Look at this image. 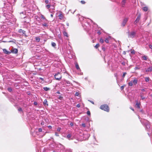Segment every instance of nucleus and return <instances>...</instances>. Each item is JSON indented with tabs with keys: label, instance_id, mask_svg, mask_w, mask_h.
<instances>
[{
	"label": "nucleus",
	"instance_id": "1",
	"mask_svg": "<svg viewBox=\"0 0 152 152\" xmlns=\"http://www.w3.org/2000/svg\"><path fill=\"white\" fill-rule=\"evenodd\" d=\"M100 109L105 111L108 112L109 111V108L106 104L102 105L100 107Z\"/></svg>",
	"mask_w": 152,
	"mask_h": 152
},
{
	"label": "nucleus",
	"instance_id": "2",
	"mask_svg": "<svg viewBox=\"0 0 152 152\" xmlns=\"http://www.w3.org/2000/svg\"><path fill=\"white\" fill-rule=\"evenodd\" d=\"M136 34V32L134 31H132L128 33V37L129 38H133L135 37Z\"/></svg>",
	"mask_w": 152,
	"mask_h": 152
},
{
	"label": "nucleus",
	"instance_id": "3",
	"mask_svg": "<svg viewBox=\"0 0 152 152\" xmlns=\"http://www.w3.org/2000/svg\"><path fill=\"white\" fill-rule=\"evenodd\" d=\"M142 124H144L145 126V129L147 131H150V125L148 122L146 121L145 124H144L143 122H141Z\"/></svg>",
	"mask_w": 152,
	"mask_h": 152
},
{
	"label": "nucleus",
	"instance_id": "4",
	"mask_svg": "<svg viewBox=\"0 0 152 152\" xmlns=\"http://www.w3.org/2000/svg\"><path fill=\"white\" fill-rule=\"evenodd\" d=\"M55 78L58 80H59L61 78V76L59 72L55 75Z\"/></svg>",
	"mask_w": 152,
	"mask_h": 152
},
{
	"label": "nucleus",
	"instance_id": "5",
	"mask_svg": "<svg viewBox=\"0 0 152 152\" xmlns=\"http://www.w3.org/2000/svg\"><path fill=\"white\" fill-rule=\"evenodd\" d=\"M128 18H125L123 22H122L121 23V25L123 26H124L126 24V22L128 21Z\"/></svg>",
	"mask_w": 152,
	"mask_h": 152
},
{
	"label": "nucleus",
	"instance_id": "6",
	"mask_svg": "<svg viewBox=\"0 0 152 152\" xmlns=\"http://www.w3.org/2000/svg\"><path fill=\"white\" fill-rule=\"evenodd\" d=\"M140 18V15H139L137 17L136 20L134 22V24H136L137 23H138Z\"/></svg>",
	"mask_w": 152,
	"mask_h": 152
},
{
	"label": "nucleus",
	"instance_id": "7",
	"mask_svg": "<svg viewBox=\"0 0 152 152\" xmlns=\"http://www.w3.org/2000/svg\"><path fill=\"white\" fill-rule=\"evenodd\" d=\"M42 26L43 27H48V21L46 22H43L42 24Z\"/></svg>",
	"mask_w": 152,
	"mask_h": 152
},
{
	"label": "nucleus",
	"instance_id": "8",
	"mask_svg": "<svg viewBox=\"0 0 152 152\" xmlns=\"http://www.w3.org/2000/svg\"><path fill=\"white\" fill-rule=\"evenodd\" d=\"M18 49L15 48H14L12 50L11 52L13 53H18Z\"/></svg>",
	"mask_w": 152,
	"mask_h": 152
},
{
	"label": "nucleus",
	"instance_id": "9",
	"mask_svg": "<svg viewBox=\"0 0 152 152\" xmlns=\"http://www.w3.org/2000/svg\"><path fill=\"white\" fill-rule=\"evenodd\" d=\"M3 51L4 53L7 54H9L10 53H11V52L7 51L5 49H3Z\"/></svg>",
	"mask_w": 152,
	"mask_h": 152
},
{
	"label": "nucleus",
	"instance_id": "10",
	"mask_svg": "<svg viewBox=\"0 0 152 152\" xmlns=\"http://www.w3.org/2000/svg\"><path fill=\"white\" fill-rule=\"evenodd\" d=\"M152 71V66L149 67L146 70V72H151Z\"/></svg>",
	"mask_w": 152,
	"mask_h": 152
},
{
	"label": "nucleus",
	"instance_id": "11",
	"mask_svg": "<svg viewBox=\"0 0 152 152\" xmlns=\"http://www.w3.org/2000/svg\"><path fill=\"white\" fill-rule=\"evenodd\" d=\"M137 80L136 78H134L133 81V83L134 85H136L137 83Z\"/></svg>",
	"mask_w": 152,
	"mask_h": 152
},
{
	"label": "nucleus",
	"instance_id": "12",
	"mask_svg": "<svg viewBox=\"0 0 152 152\" xmlns=\"http://www.w3.org/2000/svg\"><path fill=\"white\" fill-rule=\"evenodd\" d=\"M140 103H138V102L137 101L135 104V106L137 108H140Z\"/></svg>",
	"mask_w": 152,
	"mask_h": 152
},
{
	"label": "nucleus",
	"instance_id": "13",
	"mask_svg": "<svg viewBox=\"0 0 152 152\" xmlns=\"http://www.w3.org/2000/svg\"><path fill=\"white\" fill-rule=\"evenodd\" d=\"M71 136L72 135L71 134H69L67 135L66 137L69 140H71L72 139L71 138Z\"/></svg>",
	"mask_w": 152,
	"mask_h": 152
},
{
	"label": "nucleus",
	"instance_id": "14",
	"mask_svg": "<svg viewBox=\"0 0 152 152\" xmlns=\"http://www.w3.org/2000/svg\"><path fill=\"white\" fill-rule=\"evenodd\" d=\"M18 32L20 33H22L23 34H25L26 31L22 29H20L18 30Z\"/></svg>",
	"mask_w": 152,
	"mask_h": 152
},
{
	"label": "nucleus",
	"instance_id": "15",
	"mask_svg": "<svg viewBox=\"0 0 152 152\" xmlns=\"http://www.w3.org/2000/svg\"><path fill=\"white\" fill-rule=\"evenodd\" d=\"M58 17L59 18V19L60 20H62L64 18V15L63 14H60V15H58Z\"/></svg>",
	"mask_w": 152,
	"mask_h": 152
},
{
	"label": "nucleus",
	"instance_id": "16",
	"mask_svg": "<svg viewBox=\"0 0 152 152\" xmlns=\"http://www.w3.org/2000/svg\"><path fill=\"white\" fill-rule=\"evenodd\" d=\"M43 104L45 106H48V104H47V101L46 99H45L44 102H43Z\"/></svg>",
	"mask_w": 152,
	"mask_h": 152
},
{
	"label": "nucleus",
	"instance_id": "17",
	"mask_svg": "<svg viewBox=\"0 0 152 152\" xmlns=\"http://www.w3.org/2000/svg\"><path fill=\"white\" fill-rule=\"evenodd\" d=\"M126 0H123L121 2V5L122 7L124 6L126 2Z\"/></svg>",
	"mask_w": 152,
	"mask_h": 152
},
{
	"label": "nucleus",
	"instance_id": "18",
	"mask_svg": "<svg viewBox=\"0 0 152 152\" xmlns=\"http://www.w3.org/2000/svg\"><path fill=\"white\" fill-rule=\"evenodd\" d=\"M35 39L36 41L37 42H39V41L40 40V38L39 37H35Z\"/></svg>",
	"mask_w": 152,
	"mask_h": 152
},
{
	"label": "nucleus",
	"instance_id": "19",
	"mask_svg": "<svg viewBox=\"0 0 152 152\" xmlns=\"http://www.w3.org/2000/svg\"><path fill=\"white\" fill-rule=\"evenodd\" d=\"M142 9L144 11H147L148 9V7H143Z\"/></svg>",
	"mask_w": 152,
	"mask_h": 152
},
{
	"label": "nucleus",
	"instance_id": "20",
	"mask_svg": "<svg viewBox=\"0 0 152 152\" xmlns=\"http://www.w3.org/2000/svg\"><path fill=\"white\" fill-rule=\"evenodd\" d=\"M142 58L143 60H144L146 61L147 60V56H144L142 57Z\"/></svg>",
	"mask_w": 152,
	"mask_h": 152
},
{
	"label": "nucleus",
	"instance_id": "21",
	"mask_svg": "<svg viewBox=\"0 0 152 152\" xmlns=\"http://www.w3.org/2000/svg\"><path fill=\"white\" fill-rule=\"evenodd\" d=\"M63 34L64 36H66V37H68L67 33L65 31H64L63 32Z\"/></svg>",
	"mask_w": 152,
	"mask_h": 152
},
{
	"label": "nucleus",
	"instance_id": "22",
	"mask_svg": "<svg viewBox=\"0 0 152 152\" xmlns=\"http://www.w3.org/2000/svg\"><path fill=\"white\" fill-rule=\"evenodd\" d=\"M41 18L43 20H45L46 21H48V20L46 19L45 17L44 16V15H41Z\"/></svg>",
	"mask_w": 152,
	"mask_h": 152
},
{
	"label": "nucleus",
	"instance_id": "23",
	"mask_svg": "<svg viewBox=\"0 0 152 152\" xmlns=\"http://www.w3.org/2000/svg\"><path fill=\"white\" fill-rule=\"evenodd\" d=\"M44 90L46 91H47L50 90V88L47 87H45L43 88Z\"/></svg>",
	"mask_w": 152,
	"mask_h": 152
},
{
	"label": "nucleus",
	"instance_id": "24",
	"mask_svg": "<svg viewBox=\"0 0 152 152\" xmlns=\"http://www.w3.org/2000/svg\"><path fill=\"white\" fill-rule=\"evenodd\" d=\"M76 67L77 68V69L78 70H80V68L79 67V66L77 64H76L75 65Z\"/></svg>",
	"mask_w": 152,
	"mask_h": 152
},
{
	"label": "nucleus",
	"instance_id": "25",
	"mask_svg": "<svg viewBox=\"0 0 152 152\" xmlns=\"http://www.w3.org/2000/svg\"><path fill=\"white\" fill-rule=\"evenodd\" d=\"M90 136V135L89 134L87 133L86 134H85L84 135V137H87L86 138V139H88V138Z\"/></svg>",
	"mask_w": 152,
	"mask_h": 152
},
{
	"label": "nucleus",
	"instance_id": "26",
	"mask_svg": "<svg viewBox=\"0 0 152 152\" xmlns=\"http://www.w3.org/2000/svg\"><path fill=\"white\" fill-rule=\"evenodd\" d=\"M51 45L52 46L55 47L56 46V44L54 42H51Z\"/></svg>",
	"mask_w": 152,
	"mask_h": 152
},
{
	"label": "nucleus",
	"instance_id": "27",
	"mask_svg": "<svg viewBox=\"0 0 152 152\" xmlns=\"http://www.w3.org/2000/svg\"><path fill=\"white\" fill-rule=\"evenodd\" d=\"M145 81L146 82H148L149 81L150 78L149 77H146L145 78Z\"/></svg>",
	"mask_w": 152,
	"mask_h": 152
},
{
	"label": "nucleus",
	"instance_id": "28",
	"mask_svg": "<svg viewBox=\"0 0 152 152\" xmlns=\"http://www.w3.org/2000/svg\"><path fill=\"white\" fill-rule=\"evenodd\" d=\"M133 84L132 81L129 82L128 83V85L129 86H133Z\"/></svg>",
	"mask_w": 152,
	"mask_h": 152
},
{
	"label": "nucleus",
	"instance_id": "29",
	"mask_svg": "<svg viewBox=\"0 0 152 152\" xmlns=\"http://www.w3.org/2000/svg\"><path fill=\"white\" fill-rule=\"evenodd\" d=\"M104 42L103 39L102 38H101L99 40V42L101 43H103Z\"/></svg>",
	"mask_w": 152,
	"mask_h": 152
},
{
	"label": "nucleus",
	"instance_id": "30",
	"mask_svg": "<svg viewBox=\"0 0 152 152\" xmlns=\"http://www.w3.org/2000/svg\"><path fill=\"white\" fill-rule=\"evenodd\" d=\"M66 83L68 86H70V84H71L69 81L67 80L66 81Z\"/></svg>",
	"mask_w": 152,
	"mask_h": 152
},
{
	"label": "nucleus",
	"instance_id": "31",
	"mask_svg": "<svg viewBox=\"0 0 152 152\" xmlns=\"http://www.w3.org/2000/svg\"><path fill=\"white\" fill-rule=\"evenodd\" d=\"M105 42L107 43H108V42H109V40H108V38H106L105 40H104Z\"/></svg>",
	"mask_w": 152,
	"mask_h": 152
},
{
	"label": "nucleus",
	"instance_id": "32",
	"mask_svg": "<svg viewBox=\"0 0 152 152\" xmlns=\"http://www.w3.org/2000/svg\"><path fill=\"white\" fill-rule=\"evenodd\" d=\"M51 9H52L53 10H55V6L53 5L52 6H51Z\"/></svg>",
	"mask_w": 152,
	"mask_h": 152
},
{
	"label": "nucleus",
	"instance_id": "33",
	"mask_svg": "<svg viewBox=\"0 0 152 152\" xmlns=\"http://www.w3.org/2000/svg\"><path fill=\"white\" fill-rule=\"evenodd\" d=\"M99 46V44H97L95 46V48H97Z\"/></svg>",
	"mask_w": 152,
	"mask_h": 152
},
{
	"label": "nucleus",
	"instance_id": "34",
	"mask_svg": "<svg viewBox=\"0 0 152 152\" xmlns=\"http://www.w3.org/2000/svg\"><path fill=\"white\" fill-rule=\"evenodd\" d=\"M51 7V5H49V4H48V5H46V7L47 8V9H49L50 8V7Z\"/></svg>",
	"mask_w": 152,
	"mask_h": 152
},
{
	"label": "nucleus",
	"instance_id": "35",
	"mask_svg": "<svg viewBox=\"0 0 152 152\" xmlns=\"http://www.w3.org/2000/svg\"><path fill=\"white\" fill-rule=\"evenodd\" d=\"M126 72H124L123 73V76H122L123 78H124L125 77V75H126Z\"/></svg>",
	"mask_w": 152,
	"mask_h": 152
},
{
	"label": "nucleus",
	"instance_id": "36",
	"mask_svg": "<svg viewBox=\"0 0 152 152\" xmlns=\"http://www.w3.org/2000/svg\"><path fill=\"white\" fill-rule=\"evenodd\" d=\"M87 114H88V115H91V113H90V112L89 111H87Z\"/></svg>",
	"mask_w": 152,
	"mask_h": 152
},
{
	"label": "nucleus",
	"instance_id": "37",
	"mask_svg": "<svg viewBox=\"0 0 152 152\" xmlns=\"http://www.w3.org/2000/svg\"><path fill=\"white\" fill-rule=\"evenodd\" d=\"M61 130V128L60 127H58L57 129V131L58 132H60Z\"/></svg>",
	"mask_w": 152,
	"mask_h": 152
},
{
	"label": "nucleus",
	"instance_id": "38",
	"mask_svg": "<svg viewBox=\"0 0 152 152\" xmlns=\"http://www.w3.org/2000/svg\"><path fill=\"white\" fill-rule=\"evenodd\" d=\"M58 98L60 100H62V99L63 97H62L61 96H59Z\"/></svg>",
	"mask_w": 152,
	"mask_h": 152
},
{
	"label": "nucleus",
	"instance_id": "39",
	"mask_svg": "<svg viewBox=\"0 0 152 152\" xmlns=\"http://www.w3.org/2000/svg\"><path fill=\"white\" fill-rule=\"evenodd\" d=\"M124 86H121L120 88L122 90H123L124 88Z\"/></svg>",
	"mask_w": 152,
	"mask_h": 152
},
{
	"label": "nucleus",
	"instance_id": "40",
	"mask_svg": "<svg viewBox=\"0 0 152 152\" xmlns=\"http://www.w3.org/2000/svg\"><path fill=\"white\" fill-rule=\"evenodd\" d=\"M8 90L9 92H11L12 91V89L10 88H8Z\"/></svg>",
	"mask_w": 152,
	"mask_h": 152
},
{
	"label": "nucleus",
	"instance_id": "41",
	"mask_svg": "<svg viewBox=\"0 0 152 152\" xmlns=\"http://www.w3.org/2000/svg\"><path fill=\"white\" fill-rule=\"evenodd\" d=\"M79 95V93L78 92H76V93H75V95L76 96H78Z\"/></svg>",
	"mask_w": 152,
	"mask_h": 152
},
{
	"label": "nucleus",
	"instance_id": "42",
	"mask_svg": "<svg viewBox=\"0 0 152 152\" xmlns=\"http://www.w3.org/2000/svg\"><path fill=\"white\" fill-rule=\"evenodd\" d=\"M82 4H84L85 3V2L84 1H81Z\"/></svg>",
	"mask_w": 152,
	"mask_h": 152
},
{
	"label": "nucleus",
	"instance_id": "43",
	"mask_svg": "<svg viewBox=\"0 0 152 152\" xmlns=\"http://www.w3.org/2000/svg\"><path fill=\"white\" fill-rule=\"evenodd\" d=\"M82 126L83 127H86V124L84 123H83L82 124Z\"/></svg>",
	"mask_w": 152,
	"mask_h": 152
},
{
	"label": "nucleus",
	"instance_id": "44",
	"mask_svg": "<svg viewBox=\"0 0 152 152\" xmlns=\"http://www.w3.org/2000/svg\"><path fill=\"white\" fill-rule=\"evenodd\" d=\"M38 131L39 132H42V129L41 128H39L38 129Z\"/></svg>",
	"mask_w": 152,
	"mask_h": 152
},
{
	"label": "nucleus",
	"instance_id": "45",
	"mask_svg": "<svg viewBox=\"0 0 152 152\" xmlns=\"http://www.w3.org/2000/svg\"><path fill=\"white\" fill-rule=\"evenodd\" d=\"M18 110L19 111H22V108H19L18 109Z\"/></svg>",
	"mask_w": 152,
	"mask_h": 152
},
{
	"label": "nucleus",
	"instance_id": "46",
	"mask_svg": "<svg viewBox=\"0 0 152 152\" xmlns=\"http://www.w3.org/2000/svg\"><path fill=\"white\" fill-rule=\"evenodd\" d=\"M45 2L46 4H48L49 2V1L48 0H46L45 1Z\"/></svg>",
	"mask_w": 152,
	"mask_h": 152
},
{
	"label": "nucleus",
	"instance_id": "47",
	"mask_svg": "<svg viewBox=\"0 0 152 152\" xmlns=\"http://www.w3.org/2000/svg\"><path fill=\"white\" fill-rule=\"evenodd\" d=\"M141 97L142 99H144L145 98V97L144 96H141Z\"/></svg>",
	"mask_w": 152,
	"mask_h": 152
},
{
	"label": "nucleus",
	"instance_id": "48",
	"mask_svg": "<svg viewBox=\"0 0 152 152\" xmlns=\"http://www.w3.org/2000/svg\"><path fill=\"white\" fill-rule=\"evenodd\" d=\"M77 107H80V104H78L77 105V106H76Z\"/></svg>",
	"mask_w": 152,
	"mask_h": 152
},
{
	"label": "nucleus",
	"instance_id": "49",
	"mask_svg": "<svg viewBox=\"0 0 152 152\" xmlns=\"http://www.w3.org/2000/svg\"><path fill=\"white\" fill-rule=\"evenodd\" d=\"M55 135L56 136H59L58 134L57 133H55Z\"/></svg>",
	"mask_w": 152,
	"mask_h": 152
},
{
	"label": "nucleus",
	"instance_id": "50",
	"mask_svg": "<svg viewBox=\"0 0 152 152\" xmlns=\"http://www.w3.org/2000/svg\"><path fill=\"white\" fill-rule=\"evenodd\" d=\"M135 69H139V68L138 67H137V66H136L135 68Z\"/></svg>",
	"mask_w": 152,
	"mask_h": 152
},
{
	"label": "nucleus",
	"instance_id": "51",
	"mask_svg": "<svg viewBox=\"0 0 152 152\" xmlns=\"http://www.w3.org/2000/svg\"><path fill=\"white\" fill-rule=\"evenodd\" d=\"M88 101H89L92 104H94V102L93 101H91V100H88Z\"/></svg>",
	"mask_w": 152,
	"mask_h": 152
},
{
	"label": "nucleus",
	"instance_id": "52",
	"mask_svg": "<svg viewBox=\"0 0 152 152\" xmlns=\"http://www.w3.org/2000/svg\"><path fill=\"white\" fill-rule=\"evenodd\" d=\"M149 47L150 48L152 49V45H149Z\"/></svg>",
	"mask_w": 152,
	"mask_h": 152
},
{
	"label": "nucleus",
	"instance_id": "53",
	"mask_svg": "<svg viewBox=\"0 0 152 152\" xmlns=\"http://www.w3.org/2000/svg\"><path fill=\"white\" fill-rule=\"evenodd\" d=\"M34 104L35 105H37V103L36 102H34Z\"/></svg>",
	"mask_w": 152,
	"mask_h": 152
},
{
	"label": "nucleus",
	"instance_id": "54",
	"mask_svg": "<svg viewBox=\"0 0 152 152\" xmlns=\"http://www.w3.org/2000/svg\"><path fill=\"white\" fill-rule=\"evenodd\" d=\"M97 34H99V35H100L101 34V32L100 31H98L97 32Z\"/></svg>",
	"mask_w": 152,
	"mask_h": 152
},
{
	"label": "nucleus",
	"instance_id": "55",
	"mask_svg": "<svg viewBox=\"0 0 152 152\" xmlns=\"http://www.w3.org/2000/svg\"><path fill=\"white\" fill-rule=\"evenodd\" d=\"M70 125L71 126H72L73 125V124L72 123H71L70 124Z\"/></svg>",
	"mask_w": 152,
	"mask_h": 152
},
{
	"label": "nucleus",
	"instance_id": "56",
	"mask_svg": "<svg viewBox=\"0 0 152 152\" xmlns=\"http://www.w3.org/2000/svg\"><path fill=\"white\" fill-rule=\"evenodd\" d=\"M131 53L132 54H134L135 53L134 51H132L131 52Z\"/></svg>",
	"mask_w": 152,
	"mask_h": 152
},
{
	"label": "nucleus",
	"instance_id": "57",
	"mask_svg": "<svg viewBox=\"0 0 152 152\" xmlns=\"http://www.w3.org/2000/svg\"><path fill=\"white\" fill-rule=\"evenodd\" d=\"M130 109L131 110H133V111H134V109H133V108H132V107H130Z\"/></svg>",
	"mask_w": 152,
	"mask_h": 152
},
{
	"label": "nucleus",
	"instance_id": "58",
	"mask_svg": "<svg viewBox=\"0 0 152 152\" xmlns=\"http://www.w3.org/2000/svg\"><path fill=\"white\" fill-rule=\"evenodd\" d=\"M143 92L145 91V90L144 89H142L141 90Z\"/></svg>",
	"mask_w": 152,
	"mask_h": 152
},
{
	"label": "nucleus",
	"instance_id": "59",
	"mask_svg": "<svg viewBox=\"0 0 152 152\" xmlns=\"http://www.w3.org/2000/svg\"><path fill=\"white\" fill-rule=\"evenodd\" d=\"M39 78H40V79H41L42 80V81L44 80V79L40 77Z\"/></svg>",
	"mask_w": 152,
	"mask_h": 152
},
{
	"label": "nucleus",
	"instance_id": "60",
	"mask_svg": "<svg viewBox=\"0 0 152 152\" xmlns=\"http://www.w3.org/2000/svg\"><path fill=\"white\" fill-rule=\"evenodd\" d=\"M41 125H43L44 124V122H42L41 124Z\"/></svg>",
	"mask_w": 152,
	"mask_h": 152
},
{
	"label": "nucleus",
	"instance_id": "61",
	"mask_svg": "<svg viewBox=\"0 0 152 152\" xmlns=\"http://www.w3.org/2000/svg\"><path fill=\"white\" fill-rule=\"evenodd\" d=\"M56 93L58 94H60V92L59 91H57L56 92Z\"/></svg>",
	"mask_w": 152,
	"mask_h": 152
},
{
	"label": "nucleus",
	"instance_id": "62",
	"mask_svg": "<svg viewBox=\"0 0 152 152\" xmlns=\"http://www.w3.org/2000/svg\"><path fill=\"white\" fill-rule=\"evenodd\" d=\"M122 64H123V65H125V63H124V62H122Z\"/></svg>",
	"mask_w": 152,
	"mask_h": 152
},
{
	"label": "nucleus",
	"instance_id": "63",
	"mask_svg": "<svg viewBox=\"0 0 152 152\" xmlns=\"http://www.w3.org/2000/svg\"><path fill=\"white\" fill-rule=\"evenodd\" d=\"M50 16L51 17H53V14H51Z\"/></svg>",
	"mask_w": 152,
	"mask_h": 152
},
{
	"label": "nucleus",
	"instance_id": "64",
	"mask_svg": "<svg viewBox=\"0 0 152 152\" xmlns=\"http://www.w3.org/2000/svg\"><path fill=\"white\" fill-rule=\"evenodd\" d=\"M102 50H104V49H105V48H102Z\"/></svg>",
	"mask_w": 152,
	"mask_h": 152
}]
</instances>
